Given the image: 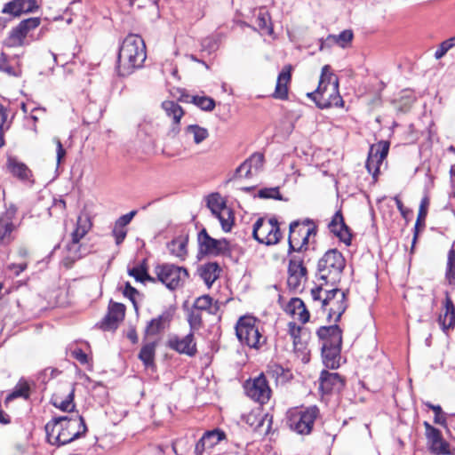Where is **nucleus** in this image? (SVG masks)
Returning <instances> with one entry per match:
<instances>
[{"label": "nucleus", "instance_id": "nucleus-1", "mask_svg": "<svg viewBox=\"0 0 455 455\" xmlns=\"http://www.w3.org/2000/svg\"><path fill=\"white\" fill-rule=\"evenodd\" d=\"M46 437L52 445H65L84 435L87 426L79 414L72 417H55L45 427Z\"/></svg>", "mask_w": 455, "mask_h": 455}, {"label": "nucleus", "instance_id": "nucleus-39", "mask_svg": "<svg viewBox=\"0 0 455 455\" xmlns=\"http://www.w3.org/2000/svg\"><path fill=\"white\" fill-rule=\"evenodd\" d=\"M187 321L192 332L199 331L203 327L202 312L191 307L188 309Z\"/></svg>", "mask_w": 455, "mask_h": 455}, {"label": "nucleus", "instance_id": "nucleus-34", "mask_svg": "<svg viewBox=\"0 0 455 455\" xmlns=\"http://www.w3.org/2000/svg\"><path fill=\"white\" fill-rule=\"evenodd\" d=\"M156 345V341L148 342L140 348L139 358L146 367L154 365Z\"/></svg>", "mask_w": 455, "mask_h": 455}, {"label": "nucleus", "instance_id": "nucleus-55", "mask_svg": "<svg viewBox=\"0 0 455 455\" xmlns=\"http://www.w3.org/2000/svg\"><path fill=\"white\" fill-rule=\"evenodd\" d=\"M8 119V108L4 105L0 104V130L4 134V131L10 128V123L7 121Z\"/></svg>", "mask_w": 455, "mask_h": 455}, {"label": "nucleus", "instance_id": "nucleus-30", "mask_svg": "<svg viewBox=\"0 0 455 455\" xmlns=\"http://www.w3.org/2000/svg\"><path fill=\"white\" fill-rule=\"evenodd\" d=\"M220 267L217 262L206 263L199 268V275L208 287L219 277Z\"/></svg>", "mask_w": 455, "mask_h": 455}, {"label": "nucleus", "instance_id": "nucleus-59", "mask_svg": "<svg viewBox=\"0 0 455 455\" xmlns=\"http://www.w3.org/2000/svg\"><path fill=\"white\" fill-rule=\"evenodd\" d=\"M299 247V243L292 240V238L288 237V255L290 256V259L291 256L299 255L300 257H303V251H299L297 248Z\"/></svg>", "mask_w": 455, "mask_h": 455}, {"label": "nucleus", "instance_id": "nucleus-62", "mask_svg": "<svg viewBox=\"0 0 455 455\" xmlns=\"http://www.w3.org/2000/svg\"><path fill=\"white\" fill-rule=\"evenodd\" d=\"M138 294L137 289L132 287L129 282L125 283V287L124 290V295L127 298H129L132 303L135 305V299L134 296Z\"/></svg>", "mask_w": 455, "mask_h": 455}, {"label": "nucleus", "instance_id": "nucleus-64", "mask_svg": "<svg viewBox=\"0 0 455 455\" xmlns=\"http://www.w3.org/2000/svg\"><path fill=\"white\" fill-rule=\"evenodd\" d=\"M72 355L74 358H76L78 362L84 364L87 363V355L81 349V348H76L72 351Z\"/></svg>", "mask_w": 455, "mask_h": 455}, {"label": "nucleus", "instance_id": "nucleus-6", "mask_svg": "<svg viewBox=\"0 0 455 455\" xmlns=\"http://www.w3.org/2000/svg\"><path fill=\"white\" fill-rule=\"evenodd\" d=\"M346 267V259L337 249L328 250L318 260L316 276L325 283L337 285Z\"/></svg>", "mask_w": 455, "mask_h": 455}, {"label": "nucleus", "instance_id": "nucleus-44", "mask_svg": "<svg viewBox=\"0 0 455 455\" xmlns=\"http://www.w3.org/2000/svg\"><path fill=\"white\" fill-rule=\"evenodd\" d=\"M29 385L26 381L20 380L13 388L12 393L7 396V400H13L18 397L28 399L29 397Z\"/></svg>", "mask_w": 455, "mask_h": 455}, {"label": "nucleus", "instance_id": "nucleus-37", "mask_svg": "<svg viewBox=\"0 0 455 455\" xmlns=\"http://www.w3.org/2000/svg\"><path fill=\"white\" fill-rule=\"evenodd\" d=\"M302 328L294 322L288 323V333L292 339L293 347L295 350H302L305 348V344L301 340Z\"/></svg>", "mask_w": 455, "mask_h": 455}, {"label": "nucleus", "instance_id": "nucleus-11", "mask_svg": "<svg viewBox=\"0 0 455 455\" xmlns=\"http://www.w3.org/2000/svg\"><path fill=\"white\" fill-rule=\"evenodd\" d=\"M155 273L157 280L172 291L180 287L188 276V272L185 267L169 263L157 265L155 267Z\"/></svg>", "mask_w": 455, "mask_h": 455}, {"label": "nucleus", "instance_id": "nucleus-43", "mask_svg": "<svg viewBox=\"0 0 455 455\" xmlns=\"http://www.w3.org/2000/svg\"><path fill=\"white\" fill-rule=\"evenodd\" d=\"M257 27L267 34L273 33V27L271 23L270 14L266 11H260L255 21Z\"/></svg>", "mask_w": 455, "mask_h": 455}, {"label": "nucleus", "instance_id": "nucleus-41", "mask_svg": "<svg viewBox=\"0 0 455 455\" xmlns=\"http://www.w3.org/2000/svg\"><path fill=\"white\" fill-rule=\"evenodd\" d=\"M207 206L213 215L219 213L224 209H228L226 202L219 193L211 194L207 198Z\"/></svg>", "mask_w": 455, "mask_h": 455}, {"label": "nucleus", "instance_id": "nucleus-57", "mask_svg": "<svg viewBox=\"0 0 455 455\" xmlns=\"http://www.w3.org/2000/svg\"><path fill=\"white\" fill-rule=\"evenodd\" d=\"M53 142L56 144V160L59 166L65 158L67 152L59 138H53Z\"/></svg>", "mask_w": 455, "mask_h": 455}, {"label": "nucleus", "instance_id": "nucleus-46", "mask_svg": "<svg viewBox=\"0 0 455 455\" xmlns=\"http://www.w3.org/2000/svg\"><path fill=\"white\" fill-rule=\"evenodd\" d=\"M427 205H428V201L427 198H424L420 203L418 218H417L416 224H415V232H414V235H413L411 250H413L414 244L418 238V227L420 225L421 222L424 223V221H425V219H426V216L427 213Z\"/></svg>", "mask_w": 455, "mask_h": 455}, {"label": "nucleus", "instance_id": "nucleus-54", "mask_svg": "<svg viewBox=\"0 0 455 455\" xmlns=\"http://www.w3.org/2000/svg\"><path fill=\"white\" fill-rule=\"evenodd\" d=\"M248 164L251 166V171L254 169L256 172L259 171L262 165H263V162H264V156L263 154L261 153H254L252 154L250 158H248L247 160H245Z\"/></svg>", "mask_w": 455, "mask_h": 455}, {"label": "nucleus", "instance_id": "nucleus-36", "mask_svg": "<svg viewBox=\"0 0 455 455\" xmlns=\"http://www.w3.org/2000/svg\"><path fill=\"white\" fill-rule=\"evenodd\" d=\"M196 310L199 311H206L209 314L214 315L219 310V306L217 302L213 305L212 304V298L209 295H203L198 297L192 306Z\"/></svg>", "mask_w": 455, "mask_h": 455}, {"label": "nucleus", "instance_id": "nucleus-31", "mask_svg": "<svg viewBox=\"0 0 455 455\" xmlns=\"http://www.w3.org/2000/svg\"><path fill=\"white\" fill-rule=\"evenodd\" d=\"M287 308L292 315H298L299 319L306 323L308 322L310 314L306 307L304 301L299 298H292L288 303Z\"/></svg>", "mask_w": 455, "mask_h": 455}, {"label": "nucleus", "instance_id": "nucleus-53", "mask_svg": "<svg viewBox=\"0 0 455 455\" xmlns=\"http://www.w3.org/2000/svg\"><path fill=\"white\" fill-rule=\"evenodd\" d=\"M112 235L115 237L116 244L120 245L127 235L126 227L121 226L120 224L115 222L114 228L112 229Z\"/></svg>", "mask_w": 455, "mask_h": 455}, {"label": "nucleus", "instance_id": "nucleus-28", "mask_svg": "<svg viewBox=\"0 0 455 455\" xmlns=\"http://www.w3.org/2000/svg\"><path fill=\"white\" fill-rule=\"evenodd\" d=\"M7 167L10 172L20 180L30 181L32 172L24 163L10 157L7 160Z\"/></svg>", "mask_w": 455, "mask_h": 455}, {"label": "nucleus", "instance_id": "nucleus-7", "mask_svg": "<svg viewBox=\"0 0 455 455\" xmlns=\"http://www.w3.org/2000/svg\"><path fill=\"white\" fill-rule=\"evenodd\" d=\"M252 236L267 246L277 244L283 238L277 219L259 218L253 224Z\"/></svg>", "mask_w": 455, "mask_h": 455}, {"label": "nucleus", "instance_id": "nucleus-13", "mask_svg": "<svg viewBox=\"0 0 455 455\" xmlns=\"http://www.w3.org/2000/svg\"><path fill=\"white\" fill-rule=\"evenodd\" d=\"M17 212V207L13 204H10L0 213V246H6L14 239L12 233L19 226L16 218Z\"/></svg>", "mask_w": 455, "mask_h": 455}, {"label": "nucleus", "instance_id": "nucleus-23", "mask_svg": "<svg viewBox=\"0 0 455 455\" xmlns=\"http://www.w3.org/2000/svg\"><path fill=\"white\" fill-rule=\"evenodd\" d=\"M42 4V0H12L4 4V13L18 16L21 13L36 12Z\"/></svg>", "mask_w": 455, "mask_h": 455}, {"label": "nucleus", "instance_id": "nucleus-45", "mask_svg": "<svg viewBox=\"0 0 455 455\" xmlns=\"http://www.w3.org/2000/svg\"><path fill=\"white\" fill-rule=\"evenodd\" d=\"M191 103L204 111H212L215 108V101L208 96H192Z\"/></svg>", "mask_w": 455, "mask_h": 455}, {"label": "nucleus", "instance_id": "nucleus-10", "mask_svg": "<svg viewBox=\"0 0 455 455\" xmlns=\"http://www.w3.org/2000/svg\"><path fill=\"white\" fill-rule=\"evenodd\" d=\"M325 296L322 300V308L327 311V319L338 323L347 307V294L345 291L333 288L324 291Z\"/></svg>", "mask_w": 455, "mask_h": 455}, {"label": "nucleus", "instance_id": "nucleus-42", "mask_svg": "<svg viewBox=\"0 0 455 455\" xmlns=\"http://www.w3.org/2000/svg\"><path fill=\"white\" fill-rule=\"evenodd\" d=\"M214 216L220 220L223 231L229 232L231 230L234 223V213L230 208L224 209Z\"/></svg>", "mask_w": 455, "mask_h": 455}, {"label": "nucleus", "instance_id": "nucleus-25", "mask_svg": "<svg viewBox=\"0 0 455 455\" xmlns=\"http://www.w3.org/2000/svg\"><path fill=\"white\" fill-rule=\"evenodd\" d=\"M316 231V226L309 219H306L303 221L294 220L289 227V238H292V240L299 243L305 235L314 234L315 236Z\"/></svg>", "mask_w": 455, "mask_h": 455}, {"label": "nucleus", "instance_id": "nucleus-38", "mask_svg": "<svg viewBox=\"0 0 455 455\" xmlns=\"http://www.w3.org/2000/svg\"><path fill=\"white\" fill-rule=\"evenodd\" d=\"M202 437L204 442L206 443L208 448L211 449L217 445L220 441L224 440L226 438V434L224 431L215 428L206 431Z\"/></svg>", "mask_w": 455, "mask_h": 455}, {"label": "nucleus", "instance_id": "nucleus-2", "mask_svg": "<svg viewBox=\"0 0 455 455\" xmlns=\"http://www.w3.org/2000/svg\"><path fill=\"white\" fill-rule=\"evenodd\" d=\"M147 58L144 40L138 35H128L123 41L117 56V73L127 76L143 67Z\"/></svg>", "mask_w": 455, "mask_h": 455}, {"label": "nucleus", "instance_id": "nucleus-26", "mask_svg": "<svg viewBox=\"0 0 455 455\" xmlns=\"http://www.w3.org/2000/svg\"><path fill=\"white\" fill-rule=\"evenodd\" d=\"M444 313L439 315L438 323L442 330L447 331L455 326V306L448 293H446L444 299Z\"/></svg>", "mask_w": 455, "mask_h": 455}, {"label": "nucleus", "instance_id": "nucleus-48", "mask_svg": "<svg viewBox=\"0 0 455 455\" xmlns=\"http://www.w3.org/2000/svg\"><path fill=\"white\" fill-rule=\"evenodd\" d=\"M353 32L350 29L343 30L338 36L331 35L328 39H331L339 46L345 48L353 39Z\"/></svg>", "mask_w": 455, "mask_h": 455}, {"label": "nucleus", "instance_id": "nucleus-50", "mask_svg": "<svg viewBox=\"0 0 455 455\" xmlns=\"http://www.w3.org/2000/svg\"><path fill=\"white\" fill-rule=\"evenodd\" d=\"M252 175V171L251 166L248 164L246 161L242 163L235 171L234 174L228 180V182L234 180L237 178H250Z\"/></svg>", "mask_w": 455, "mask_h": 455}, {"label": "nucleus", "instance_id": "nucleus-60", "mask_svg": "<svg viewBox=\"0 0 455 455\" xmlns=\"http://www.w3.org/2000/svg\"><path fill=\"white\" fill-rule=\"evenodd\" d=\"M136 214H137V211L133 210V211L119 217L116 220V222L120 224L121 226L126 227L128 224H130V222L132 221V220L134 218V216Z\"/></svg>", "mask_w": 455, "mask_h": 455}, {"label": "nucleus", "instance_id": "nucleus-22", "mask_svg": "<svg viewBox=\"0 0 455 455\" xmlns=\"http://www.w3.org/2000/svg\"><path fill=\"white\" fill-rule=\"evenodd\" d=\"M125 315V306L122 303L110 302L108 314L100 322V328L104 331L116 329L118 323L124 320Z\"/></svg>", "mask_w": 455, "mask_h": 455}, {"label": "nucleus", "instance_id": "nucleus-14", "mask_svg": "<svg viewBox=\"0 0 455 455\" xmlns=\"http://www.w3.org/2000/svg\"><path fill=\"white\" fill-rule=\"evenodd\" d=\"M199 252L204 255L220 256L230 252L229 242L223 239H215L209 235L203 228L197 235Z\"/></svg>", "mask_w": 455, "mask_h": 455}, {"label": "nucleus", "instance_id": "nucleus-27", "mask_svg": "<svg viewBox=\"0 0 455 455\" xmlns=\"http://www.w3.org/2000/svg\"><path fill=\"white\" fill-rule=\"evenodd\" d=\"M291 66H285L279 73L273 97L278 100L288 98V84L291 78Z\"/></svg>", "mask_w": 455, "mask_h": 455}, {"label": "nucleus", "instance_id": "nucleus-8", "mask_svg": "<svg viewBox=\"0 0 455 455\" xmlns=\"http://www.w3.org/2000/svg\"><path fill=\"white\" fill-rule=\"evenodd\" d=\"M235 334L242 344L251 348H259L266 340L257 326V319L250 315L239 318L235 324Z\"/></svg>", "mask_w": 455, "mask_h": 455}, {"label": "nucleus", "instance_id": "nucleus-51", "mask_svg": "<svg viewBox=\"0 0 455 455\" xmlns=\"http://www.w3.org/2000/svg\"><path fill=\"white\" fill-rule=\"evenodd\" d=\"M454 46L455 36L441 43L440 46L435 52V58L436 60H440L447 53L449 50H451Z\"/></svg>", "mask_w": 455, "mask_h": 455}, {"label": "nucleus", "instance_id": "nucleus-18", "mask_svg": "<svg viewBox=\"0 0 455 455\" xmlns=\"http://www.w3.org/2000/svg\"><path fill=\"white\" fill-rule=\"evenodd\" d=\"M388 150L389 142L387 140H380L371 146L365 167L368 172L372 174L374 179H376L379 174V166L387 156Z\"/></svg>", "mask_w": 455, "mask_h": 455}, {"label": "nucleus", "instance_id": "nucleus-9", "mask_svg": "<svg viewBox=\"0 0 455 455\" xmlns=\"http://www.w3.org/2000/svg\"><path fill=\"white\" fill-rule=\"evenodd\" d=\"M318 414L319 409L316 406L291 411L288 413L287 425L297 434L308 435L312 431Z\"/></svg>", "mask_w": 455, "mask_h": 455}, {"label": "nucleus", "instance_id": "nucleus-20", "mask_svg": "<svg viewBox=\"0 0 455 455\" xmlns=\"http://www.w3.org/2000/svg\"><path fill=\"white\" fill-rule=\"evenodd\" d=\"M424 427L431 451L436 455L449 454L450 444L443 438L441 431L427 421L424 422Z\"/></svg>", "mask_w": 455, "mask_h": 455}, {"label": "nucleus", "instance_id": "nucleus-35", "mask_svg": "<svg viewBox=\"0 0 455 455\" xmlns=\"http://www.w3.org/2000/svg\"><path fill=\"white\" fill-rule=\"evenodd\" d=\"M162 108L169 117L173 119V124L178 125L184 115L182 108L175 101L165 100L162 103Z\"/></svg>", "mask_w": 455, "mask_h": 455}, {"label": "nucleus", "instance_id": "nucleus-29", "mask_svg": "<svg viewBox=\"0 0 455 455\" xmlns=\"http://www.w3.org/2000/svg\"><path fill=\"white\" fill-rule=\"evenodd\" d=\"M75 387L72 386L65 398L54 394L51 398V403L62 411L73 412L76 408L74 403Z\"/></svg>", "mask_w": 455, "mask_h": 455}, {"label": "nucleus", "instance_id": "nucleus-47", "mask_svg": "<svg viewBox=\"0 0 455 455\" xmlns=\"http://www.w3.org/2000/svg\"><path fill=\"white\" fill-rule=\"evenodd\" d=\"M187 131L188 133L193 134L194 142L196 144L201 143L209 135L207 129L200 127L196 124L188 125Z\"/></svg>", "mask_w": 455, "mask_h": 455}, {"label": "nucleus", "instance_id": "nucleus-15", "mask_svg": "<svg viewBox=\"0 0 455 455\" xmlns=\"http://www.w3.org/2000/svg\"><path fill=\"white\" fill-rule=\"evenodd\" d=\"M245 394L253 401L265 404L271 395V389L263 373L253 379L247 380L243 385Z\"/></svg>", "mask_w": 455, "mask_h": 455}, {"label": "nucleus", "instance_id": "nucleus-12", "mask_svg": "<svg viewBox=\"0 0 455 455\" xmlns=\"http://www.w3.org/2000/svg\"><path fill=\"white\" fill-rule=\"evenodd\" d=\"M41 19L38 17L21 20L9 32L4 41L5 45L8 47H20L28 44L27 38L33 30L39 27Z\"/></svg>", "mask_w": 455, "mask_h": 455}, {"label": "nucleus", "instance_id": "nucleus-19", "mask_svg": "<svg viewBox=\"0 0 455 455\" xmlns=\"http://www.w3.org/2000/svg\"><path fill=\"white\" fill-rule=\"evenodd\" d=\"M175 309L169 307L164 310L158 316L148 322L144 330L145 337L156 336L170 327L173 319Z\"/></svg>", "mask_w": 455, "mask_h": 455}, {"label": "nucleus", "instance_id": "nucleus-58", "mask_svg": "<svg viewBox=\"0 0 455 455\" xmlns=\"http://www.w3.org/2000/svg\"><path fill=\"white\" fill-rule=\"evenodd\" d=\"M202 48L209 53L215 52L218 49V43L214 38L207 37L202 41Z\"/></svg>", "mask_w": 455, "mask_h": 455}, {"label": "nucleus", "instance_id": "nucleus-63", "mask_svg": "<svg viewBox=\"0 0 455 455\" xmlns=\"http://www.w3.org/2000/svg\"><path fill=\"white\" fill-rule=\"evenodd\" d=\"M28 267L27 262L21 263H12L8 266V269L13 272V274L18 276L21 272H23Z\"/></svg>", "mask_w": 455, "mask_h": 455}, {"label": "nucleus", "instance_id": "nucleus-52", "mask_svg": "<svg viewBox=\"0 0 455 455\" xmlns=\"http://www.w3.org/2000/svg\"><path fill=\"white\" fill-rule=\"evenodd\" d=\"M311 235H314V234L305 235L303 237H301L299 242V247L297 248L299 251H303V257L301 258L304 259V260L307 262L310 261L309 238Z\"/></svg>", "mask_w": 455, "mask_h": 455}, {"label": "nucleus", "instance_id": "nucleus-49", "mask_svg": "<svg viewBox=\"0 0 455 455\" xmlns=\"http://www.w3.org/2000/svg\"><path fill=\"white\" fill-rule=\"evenodd\" d=\"M258 196L263 199L283 200L278 187L261 188L258 192Z\"/></svg>", "mask_w": 455, "mask_h": 455}, {"label": "nucleus", "instance_id": "nucleus-3", "mask_svg": "<svg viewBox=\"0 0 455 455\" xmlns=\"http://www.w3.org/2000/svg\"><path fill=\"white\" fill-rule=\"evenodd\" d=\"M338 78L331 72V67L324 65L322 68L321 77L317 89L307 96L323 109L332 106L338 107L342 104V99L338 91Z\"/></svg>", "mask_w": 455, "mask_h": 455}, {"label": "nucleus", "instance_id": "nucleus-32", "mask_svg": "<svg viewBox=\"0 0 455 455\" xmlns=\"http://www.w3.org/2000/svg\"><path fill=\"white\" fill-rule=\"evenodd\" d=\"M188 236L175 237L170 243H168L167 248L172 255L184 259L188 253Z\"/></svg>", "mask_w": 455, "mask_h": 455}, {"label": "nucleus", "instance_id": "nucleus-17", "mask_svg": "<svg viewBox=\"0 0 455 455\" xmlns=\"http://www.w3.org/2000/svg\"><path fill=\"white\" fill-rule=\"evenodd\" d=\"M195 332L189 331L186 336L180 337L177 334L170 335L166 346L180 354L193 357L197 354L196 342L195 339Z\"/></svg>", "mask_w": 455, "mask_h": 455}, {"label": "nucleus", "instance_id": "nucleus-4", "mask_svg": "<svg viewBox=\"0 0 455 455\" xmlns=\"http://www.w3.org/2000/svg\"><path fill=\"white\" fill-rule=\"evenodd\" d=\"M316 334L322 341V357L323 364L330 369L339 366L342 345V331L337 324L321 326Z\"/></svg>", "mask_w": 455, "mask_h": 455}, {"label": "nucleus", "instance_id": "nucleus-33", "mask_svg": "<svg viewBox=\"0 0 455 455\" xmlns=\"http://www.w3.org/2000/svg\"><path fill=\"white\" fill-rule=\"evenodd\" d=\"M444 281L449 286L455 287V248L453 246L447 253Z\"/></svg>", "mask_w": 455, "mask_h": 455}, {"label": "nucleus", "instance_id": "nucleus-61", "mask_svg": "<svg viewBox=\"0 0 455 455\" xmlns=\"http://www.w3.org/2000/svg\"><path fill=\"white\" fill-rule=\"evenodd\" d=\"M0 70L10 76L16 75L13 67L4 57L0 58Z\"/></svg>", "mask_w": 455, "mask_h": 455}, {"label": "nucleus", "instance_id": "nucleus-16", "mask_svg": "<svg viewBox=\"0 0 455 455\" xmlns=\"http://www.w3.org/2000/svg\"><path fill=\"white\" fill-rule=\"evenodd\" d=\"M300 256L294 255L289 259L287 284L290 290L297 291L300 289L303 280L307 279V270Z\"/></svg>", "mask_w": 455, "mask_h": 455}, {"label": "nucleus", "instance_id": "nucleus-21", "mask_svg": "<svg viewBox=\"0 0 455 455\" xmlns=\"http://www.w3.org/2000/svg\"><path fill=\"white\" fill-rule=\"evenodd\" d=\"M331 233L337 236L339 241L346 245H350L352 241L351 229L345 223L341 211H338L332 216L331 222L328 225Z\"/></svg>", "mask_w": 455, "mask_h": 455}, {"label": "nucleus", "instance_id": "nucleus-40", "mask_svg": "<svg viewBox=\"0 0 455 455\" xmlns=\"http://www.w3.org/2000/svg\"><path fill=\"white\" fill-rule=\"evenodd\" d=\"M129 275L135 278L136 281L144 283L146 281L155 283L156 278L152 277L148 273L146 265L140 264L128 270Z\"/></svg>", "mask_w": 455, "mask_h": 455}, {"label": "nucleus", "instance_id": "nucleus-56", "mask_svg": "<svg viewBox=\"0 0 455 455\" xmlns=\"http://www.w3.org/2000/svg\"><path fill=\"white\" fill-rule=\"evenodd\" d=\"M426 405L434 411L435 423L443 425L445 422V418L443 415V411L440 405H434L430 403H427Z\"/></svg>", "mask_w": 455, "mask_h": 455}, {"label": "nucleus", "instance_id": "nucleus-5", "mask_svg": "<svg viewBox=\"0 0 455 455\" xmlns=\"http://www.w3.org/2000/svg\"><path fill=\"white\" fill-rule=\"evenodd\" d=\"M92 223L87 213H81L76 220V228L71 233V241L66 245L62 264L66 268H71L75 262L80 259L85 252L82 250L80 241L91 230Z\"/></svg>", "mask_w": 455, "mask_h": 455}, {"label": "nucleus", "instance_id": "nucleus-24", "mask_svg": "<svg viewBox=\"0 0 455 455\" xmlns=\"http://www.w3.org/2000/svg\"><path fill=\"white\" fill-rule=\"evenodd\" d=\"M319 388L323 394H331L333 392H340L344 387V379L336 372H329L323 371L320 376Z\"/></svg>", "mask_w": 455, "mask_h": 455}]
</instances>
